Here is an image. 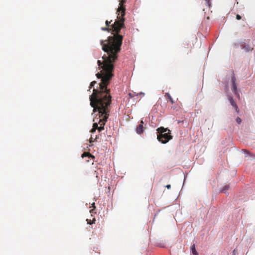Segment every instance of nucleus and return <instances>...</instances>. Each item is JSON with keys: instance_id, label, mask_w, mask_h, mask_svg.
<instances>
[{"instance_id": "obj_1", "label": "nucleus", "mask_w": 255, "mask_h": 255, "mask_svg": "<svg viewBox=\"0 0 255 255\" xmlns=\"http://www.w3.org/2000/svg\"><path fill=\"white\" fill-rule=\"evenodd\" d=\"M127 0H121L120 6L118 7L117 19L113 24L111 28L109 27H102L104 31H112L114 36H109L107 40L100 41L102 49L106 52V54L103 56V61L98 60L99 68L101 69L100 72L96 74L98 78L112 79L114 76L113 73L114 65V63L118 59V53L121 51V46L123 43V36L119 34L121 29L125 26L124 16L125 15L126 8L124 3Z\"/></svg>"}, {"instance_id": "obj_2", "label": "nucleus", "mask_w": 255, "mask_h": 255, "mask_svg": "<svg viewBox=\"0 0 255 255\" xmlns=\"http://www.w3.org/2000/svg\"><path fill=\"white\" fill-rule=\"evenodd\" d=\"M101 82L99 84L98 89H94L93 93L90 96V105L94 108L93 112H98L95 119L98 123L93 124V128L90 131L94 132L96 129L101 132L104 129V126L110 116L112 96L110 89L107 88L111 79L105 78H101Z\"/></svg>"}, {"instance_id": "obj_3", "label": "nucleus", "mask_w": 255, "mask_h": 255, "mask_svg": "<svg viewBox=\"0 0 255 255\" xmlns=\"http://www.w3.org/2000/svg\"><path fill=\"white\" fill-rule=\"evenodd\" d=\"M158 134L157 138L162 143H166L172 138L171 131L167 128L161 127L156 129Z\"/></svg>"}, {"instance_id": "obj_4", "label": "nucleus", "mask_w": 255, "mask_h": 255, "mask_svg": "<svg viewBox=\"0 0 255 255\" xmlns=\"http://www.w3.org/2000/svg\"><path fill=\"white\" fill-rule=\"evenodd\" d=\"M232 91L239 98H240V95L238 92L237 85L236 82V79L234 75L232 77Z\"/></svg>"}, {"instance_id": "obj_5", "label": "nucleus", "mask_w": 255, "mask_h": 255, "mask_svg": "<svg viewBox=\"0 0 255 255\" xmlns=\"http://www.w3.org/2000/svg\"><path fill=\"white\" fill-rule=\"evenodd\" d=\"M228 99L231 105L235 108L236 112L238 113L239 112V109L236 102H235L233 97L231 96H228Z\"/></svg>"}, {"instance_id": "obj_6", "label": "nucleus", "mask_w": 255, "mask_h": 255, "mask_svg": "<svg viewBox=\"0 0 255 255\" xmlns=\"http://www.w3.org/2000/svg\"><path fill=\"white\" fill-rule=\"evenodd\" d=\"M143 122L142 121H140V124L137 126L136 129V132L138 134H140L143 131Z\"/></svg>"}, {"instance_id": "obj_7", "label": "nucleus", "mask_w": 255, "mask_h": 255, "mask_svg": "<svg viewBox=\"0 0 255 255\" xmlns=\"http://www.w3.org/2000/svg\"><path fill=\"white\" fill-rule=\"evenodd\" d=\"M242 48L246 52H249L253 49V48L245 43L242 45Z\"/></svg>"}, {"instance_id": "obj_8", "label": "nucleus", "mask_w": 255, "mask_h": 255, "mask_svg": "<svg viewBox=\"0 0 255 255\" xmlns=\"http://www.w3.org/2000/svg\"><path fill=\"white\" fill-rule=\"evenodd\" d=\"M85 157H88V158L91 157L92 158H95L94 156L91 155V153L86 152H84L82 155V157L84 158Z\"/></svg>"}, {"instance_id": "obj_9", "label": "nucleus", "mask_w": 255, "mask_h": 255, "mask_svg": "<svg viewBox=\"0 0 255 255\" xmlns=\"http://www.w3.org/2000/svg\"><path fill=\"white\" fill-rule=\"evenodd\" d=\"M164 96L166 98H167L169 99V101L171 102V103L172 104L174 103V101L173 99H172V98L171 97V96H170V95L168 93H166L165 94V96Z\"/></svg>"}, {"instance_id": "obj_10", "label": "nucleus", "mask_w": 255, "mask_h": 255, "mask_svg": "<svg viewBox=\"0 0 255 255\" xmlns=\"http://www.w3.org/2000/svg\"><path fill=\"white\" fill-rule=\"evenodd\" d=\"M192 252L193 255H198V253L195 250V245H193L191 247Z\"/></svg>"}, {"instance_id": "obj_11", "label": "nucleus", "mask_w": 255, "mask_h": 255, "mask_svg": "<svg viewBox=\"0 0 255 255\" xmlns=\"http://www.w3.org/2000/svg\"><path fill=\"white\" fill-rule=\"evenodd\" d=\"M86 221L87 222V223L88 224L91 225V224H94L95 223L96 219L94 218L92 220H91V219H87L86 220Z\"/></svg>"}, {"instance_id": "obj_12", "label": "nucleus", "mask_w": 255, "mask_h": 255, "mask_svg": "<svg viewBox=\"0 0 255 255\" xmlns=\"http://www.w3.org/2000/svg\"><path fill=\"white\" fill-rule=\"evenodd\" d=\"M230 188V186L229 185H225L223 188V189H222L221 191L222 192H224V193H226V191L229 190V189Z\"/></svg>"}, {"instance_id": "obj_13", "label": "nucleus", "mask_w": 255, "mask_h": 255, "mask_svg": "<svg viewBox=\"0 0 255 255\" xmlns=\"http://www.w3.org/2000/svg\"><path fill=\"white\" fill-rule=\"evenodd\" d=\"M205 2H206V4L209 7H210L211 6V1L210 0H205Z\"/></svg>"}, {"instance_id": "obj_14", "label": "nucleus", "mask_w": 255, "mask_h": 255, "mask_svg": "<svg viewBox=\"0 0 255 255\" xmlns=\"http://www.w3.org/2000/svg\"><path fill=\"white\" fill-rule=\"evenodd\" d=\"M96 83V81H92L90 83V86H89V90L95 85V84Z\"/></svg>"}, {"instance_id": "obj_15", "label": "nucleus", "mask_w": 255, "mask_h": 255, "mask_svg": "<svg viewBox=\"0 0 255 255\" xmlns=\"http://www.w3.org/2000/svg\"><path fill=\"white\" fill-rule=\"evenodd\" d=\"M236 122H237L239 124H240L241 123L242 120H241V119L240 118L238 117V118L236 119Z\"/></svg>"}, {"instance_id": "obj_16", "label": "nucleus", "mask_w": 255, "mask_h": 255, "mask_svg": "<svg viewBox=\"0 0 255 255\" xmlns=\"http://www.w3.org/2000/svg\"><path fill=\"white\" fill-rule=\"evenodd\" d=\"M112 21V20L111 21H109L107 20L106 21V26H108V27H109L110 26V23H111Z\"/></svg>"}, {"instance_id": "obj_17", "label": "nucleus", "mask_w": 255, "mask_h": 255, "mask_svg": "<svg viewBox=\"0 0 255 255\" xmlns=\"http://www.w3.org/2000/svg\"><path fill=\"white\" fill-rule=\"evenodd\" d=\"M95 141H96V139L93 138V137L92 136H91V138H90V142H94Z\"/></svg>"}, {"instance_id": "obj_18", "label": "nucleus", "mask_w": 255, "mask_h": 255, "mask_svg": "<svg viewBox=\"0 0 255 255\" xmlns=\"http://www.w3.org/2000/svg\"><path fill=\"white\" fill-rule=\"evenodd\" d=\"M236 18H237V19H238V20H240V19H241V16L240 15L237 14V15H236Z\"/></svg>"}, {"instance_id": "obj_19", "label": "nucleus", "mask_w": 255, "mask_h": 255, "mask_svg": "<svg viewBox=\"0 0 255 255\" xmlns=\"http://www.w3.org/2000/svg\"><path fill=\"white\" fill-rule=\"evenodd\" d=\"M94 210L95 209H93L92 210H90V212L91 213V214H93V213H95L96 212H94Z\"/></svg>"}, {"instance_id": "obj_20", "label": "nucleus", "mask_w": 255, "mask_h": 255, "mask_svg": "<svg viewBox=\"0 0 255 255\" xmlns=\"http://www.w3.org/2000/svg\"><path fill=\"white\" fill-rule=\"evenodd\" d=\"M166 187L167 189H170V188H171V185H170V184H168V185H166Z\"/></svg>"}, {"instance_id": "obj_21", "label": "nucleus", "mask_w": 255, "mask_h": 255, "mask_svg": "<svg viewBox=\"0 0 255 255\" xmlns=\"http://www.w3.org/2000/svg\"><path fill=\"white\" fill-rule=\"evenodd\" d=\"M129 96L130 97H133V94H132L131 93H129Z\"/></svg>"}, {"instance_id": "obj_22", "label": "nucleus", "mask_w": 255, "mask_h": 255, "mask_svg": "<svg viewBox=\"0 0 255 255\" xmlns=\"http://www.w3.org/2000/svg\"><path fill=\"white\" fill-rule=\"evenodd\" d=\"M99 138V136L98 135H96V137L94 138V139H96V141L97 140V139Z\"/></svg>"}, {"instance_id": "obj_23", "label": "nucleus", "mask_w": 255, "mask_h": 255, "mask_svg": "<svg viewBox=\"0 0 255 255\" xmlns=\"http://www.w3.org/2000/svg\"><path fill=\"white\" fill-rule=\"evenodd\" d=\"M92 206L94 207V209L96 208V207L95 206V203H93V204H92Z\"/></svg>"}]
</instances>
